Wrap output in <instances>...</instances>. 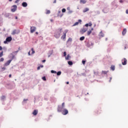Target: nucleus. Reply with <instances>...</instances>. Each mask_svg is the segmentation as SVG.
Listing matches in <instances>:
<instances>
[{"label":"nucleus","instance_id":"680f3d73","mask_svg":"<svg viewBox=\"0 0 128 128\" xmlns=\"http://www.w3.org/2000/svg\"><path fill=\"white\" fill-rule=\"evenodd\" d=\"M2 50V46H0V50Z\"/></svg>","mask_w":128,"mask_h":128},{"label":"nucleus","instance_id":"bf43d9fd","mask_svg":"<svg viewBox=\"0 0 128 128\" xmlns=\"http://www.w3.org/2000/svg\"><path fill=\"white\" fill-rule=\"evenodd\" d=\"M53 4H56V0H54Z\"/></svg>","mask_w":128,"mask_h":128},{"label":"nucleus","instance_id":"0eeeda50","mask_svg":"<svg viewBox=\"0 0 128 128\" xmlns=\"http://www.w3.org/2000/svg\"><path fill=\"white\" fill-rule=\"evenodd\" d=\"M17 8H18V6H16V5H13L12 6L11 12H16V10Z\"/></svg>","mask_w":128,"mask_h":128},{"label":"nucleus","instance_id":"c9c22d12","mask_svg":"<svg viewBox=\"0 0 128 128\" xmlns=\"http://www.w3.org/2000/svg\"><path fill=\"white\" fill-rule=\"evenodd\" d=\"M78 22H76L72 26H78Z\"/></svg>","mask_w":128,"mask_h":128},{"label":"nucleus","instance_id":"f3484780","mask_svg":"<svg viewBox=\"0 0 128 128\" xmlns=\"http://www.w3.org/2000/svg\"><path fill=\"white\" fill-rule=\"evenodd\" d=\"M38 111L36 110H35L32 112V114H34V116H36V114H38Z\"/></svg>","mask_w":128,"mask_h":128},{"label":"nucleus","instance_id":"f8f14e48","mask_svg":"<svg viewBox=\"0 0 128 128\" xmlns=\"http://www.w3.org/2000/svg\"><path fill=\"white\" fill-rule=\"evenodd\" d=\"M36 32V27L32 26L30 28V32L31 34H32V32Z\"/></svg>","mask_w":128,"mask_h":128},{"label":"nucleus","instance_id":"2eb2a0df","mask_svg":"<svg viewBox=\"0 0 128 128\" xmlns=\"http://www.w3.org/2000/svg\"><path fill=\"white\" fill-rule=\"evenodd\" d=\"M22 6L23 8H26V6H28V3H26V2H23L22 4Z\"/></svg>","mask_w":128,"mask_h":128},{"label":"nucleus","instance_id":"ddd939ff","mask_svg":"<svg viewBox=\"0 0 128 128\" xmlns=\"http://www.w3.org/2000/svg\"><path fill=\"white\" fill-rule=\"evenodd\" d=\"M92 26V22H90L89 24H86L84 26L85 28H88V26Z\"/></svg>","mask_w":128,"mask_h":128},{"label":"nucleus","instance_id":"79ce46f5","mask_svg":"<svg viewBox=\"0 0 128 128\" xmlns=\"http://www.w3.org/2000/svg\"><path fill=\"white\" fill-rule=\"evenodd\" d=\"M2 50H4L5 52H6V47H3L2 48Z\"/></svg>","mask_w":128,"mask_h":128},{"label":"nucleus","instance_id":"7c9ffc66","mask_svg":"<svg viewBox=\"0 0 128 128\" xmlns=\"http://www.w3.org/2000/svg\"><path fill=\"white\" fill-rule=\"evenodd\" d=\"M56 74L57 76H60V74H62V72L58 71Z\"/></svg>","mask_w":128,"mask_h":128},{"label":"nucleus","instance_id":"0e129e2a","mask_svg":"<svg viewBox=\"0 0 128 128\" xmlns=\"http://www.w3.org/2000/svg\"><path fill=\"white\" fill-rule=\"evenodd\" d=\"M40 66V68H44V65H40V66Z\"/></svg>","mask_w":128,"mask_h":128},{"label":"nucleus","instance_id":"dca6fc26","mask_svg":"<svg viewBox=\"0 0 128 128\" xmlns=\"http://www.w3.org/2000/svg\"><path fill=\"white\" fill-rule=\"evenodd\" d=\"M99 36L100 38H104V34L102 33V31H101L99 34Z\"/></svg>","mask_w":128,"mask_h":128},{"label":"nucleus","instance_id":"473e14b6","mask_svg":"<svg viewBox=\"0 0 128 128\" xmlns=\"http://www.w3.org/2000/svg\"><path fill=\"white\" fill-rule=\"evenodd\" d=\"M92 34V30H90L87 32L88 36H90Z\"/></svg>","mask_w":128,"mask_h":128},{"label":"nucleus","instance_id":"052dcab7","mask_svg":"<svg viewBox=\"0 0 128 128\" xmlns=\"http://www.w3.org/2000/svg\"><path fill=\"white\" fill-rule=\"evenodd\" d=\"M46 60H42V62H46Z\"/></svg>","mask_w":128,"mask_h":128},{"label":"nucleus","instance_id":"72a5a7b5","mask_svg":"<svg viewBox=\"0 0 128 128\" xmlns=\"http://www.w3.org/2000/svg\"><path fill=\"white\" fill-rule=\"evenodd\" d=\"M66 33H65L61 38L63 40H64V38H66Z\"/></svg>","mask_w":128,"mask_h":128},{"label":"nucleus","instance_id":"5fc2aeb1","mask_svg":"<svg viewBox=\"0 0 128 128\" xmlns=\"http://www.w3.org/2000/svg\"><path fill=\"white\" fill-rule=\"evenodd\" d=\"M120 4H122V2H124V0H120Z\"/></svg>","mask_w":128,"mask_h":128},{"label":"nucleus","instance_id":"4c0bfd02","mask_svg":"<svg viewBox=\"0 0 128 128\" xmlns=\"http://www.w3.org/2000/svg\"><path fill=\"white\" fill-rule=\"evenodd\" d=\"M42 80H44V82H46V76L42 77Z\"/></svg>","mask_w":128,"mask_h":128},{"label":"nucleus","instance_id":"f704fd0d","mask_svg":"<svg viewBox=\"0 0 128 128\" xmlns=\"http://www.w3.org/2000/svg\"><path fill=\"white\" fill-rule=\"evenodd\" d=\"M50 72H51V74H56V71L54 70H52L50 71Z\"/></svg>","mask_w":128,"mask_h":128},{"label":"nucleus","instance_id":"69168bd1","mask_svg":"<svg viewBox=\"0 0 128 128\" xmlns=\"http://www.w3.org/2000/svg\"><path fill=\"white\" fill-rule=\"evenodd\" d=\"M28 56H30V51L28 52Z\"/></svg>","mask_w":128,"mask_h":128},{"label":"nucleus","instance_id":"39448f33","mask_svg":"<svg viewBox=\"0 0 128 128\" xmlns=\"http://www.w3.org/2000/svg\"><path fill=\"white\" fill-rule=\"evenodd\" d=\"M94 42L88 41L86 44V46L90 48H92V46H94Z\"/></svg>","mask_w":128,"mask_h":128},{"label":"nucleus","instance_id":"4be33fe9","mask_svg":"<svg viewBox=\"0 0 128 128\" xmlns=\"http://www.w3.org/2000/svg\"><path fill=\"white\" fill-rule=\"evenodd\" d=\"M110 70H112L114 72V70H116V67L114 66V65L111 66Z\"/></svg>","mask_w":128,"mask_h":128},{"label":"nucleus","instance_id":"a878e982","mask_svg":"<svg viewBox=\"0 0 128 128\" xmlns=\"http://www.w3.org/2000/svg\"><path fill=\"white\" fill-rule=\"evenodd\" d=\"M6 100V96H1V100H2L4 102V100Z\"/></svg>","mask_w":128,"mask_h":128},{"label":"nucleus","instance_id":"3c124183","mask_svg":"<svg viewBox=\"0 0 128 128\" xmlns=\"http://www.w3.org/2000/svg\"><path fill=\"white\" fill-rule=\"evenodd\" d=\"M37 70H40V66H38L37 68Z\"/></svg>","mask_w":128,"mask_h":128},{"label":"nucleus","instance_id":"8fccbe9b","mask_svg":"<svg viewBox=\"0 0 128 128\" xmlns=\"http://www.w3.org/2000/svg\"><path fill=\"white\" fill-rule=\"evenodd\" d=\"M112 77H110V80H109V82H112Z\"/></svg>","mask_w":128,"mask_h":128},{"label":"nucleus","instance_id":"2f4dec72","mask_svg":"<svg viewBox=\"0 0 128 128\" xmlns=\"http://www.w3.org/2000/svg\"><path fill=\"white\" fill-rule=\"evenodd\" d=\"M31 50L32 52V54H34L36 53V52L34 51V48H32Z\"/></svg>","mask_w":128,"mask_h":128},{"label":"nucleus","instance_id":"9b49d317","mask_svg":"<svg viewBox=\"0 0 128 128\" xmlns=\"http://www.w3.org/2000/svg\"><path fill=\"white\" fill-rule=\"evenodd\" d=\"M6 40L8 42H10L12 40V36H8L6 38Z\"/></svg>","mask_w":128,"mask_h":128},{"label":"nucleus","instance_id":"1a4fd4ad","mask_svg":"<svg viewBox=\"0 0 128 128\" xmlns=\"http://www.w3.org/2000/svg\"><path fill=\"white\" fill-rule=\"evenodd\" d=\"M12 59L7 61L5 64H4V66H10V62H12Z\"/></svg>","mask_w":128,"mask_h":128},{"label":"nucleus","instance_id":"a19ab883","mask_svg":"<svg viewBox=\"0 0 128 128\" xmlns=\"http://www.w3.org/2000/svg\"><path fill=\"white\" fill-rule=\"evenodd\" d=\"M66 8H64L62 9V12H66Z\"/></svg>","mask_w":128,"mask_h":128},{"label":"nucleus","instance_id":"49530a36","mask_svg":"<svg viewBox=\"0 0 128 128\" xmlns=\"http://www.w3.org/2000/svg\"><path fill=\"white\" fill-rule=\"evenodd\" d=\"M72 38H69L68 39V42H72Z\"/></svg>","mask_w":128,"mask_h":128},{"label":"nucleus","instance_id":"4d7b16f0","mask_svg":"<svg viewBox=\"0 0 128 128\" xmlns=\"http://www.w3.org/2000/svg\"><path fill=\"white\" fill-rule=\"evenodd\" d=\"M78 24H80V22H82V20H78Z\"/></svg>","mask_w":128,"mask_h":128},{"label":"nucleus","instance_id":"37998d69","mask_svg":"<svg viewBox=\"0 0 128 128\" xmlns=\"http://www.w3.org/2000/svg\"><path fill=\"white\" fill-rule=\"evenodd\" d=\"M64 56H66V52H64Z\"/></svg>","mask_w":128,"mask_h":128},{"label":"nucleus","instance_id":"c03bdc74","mask_svg":"<svg viewBox=\"0 0 128 128\" xmlns=\"http://www.w3.org/2000/svg\"><path fill=\"white\" fill-rule=\"evenodd\" d=\"M126 48H128V44H126L124 46V50H126Z\"/></svg>","mask_w":128,"mask_h":128},{"label":"nucleus","instance_id":"774afa93","mask_svg":"<svg viewBox=\"0 0 128 128\" xmlns=\"http://www.w3.org/2000/svg\"><path fill=\"white\" fill-rule=\"evenodd\" d=\"M15 18H16V20H18V16H15Z\"/></svg>","mask_w":128,"mask_h":128},{"label":"nucleus","instance_id":"ea45409f","mask_svg":"<svg viewBox=\"0 0 128 128\" xmlns=\"http://www.w3.org/2000/svg\"><path fill=\"white\" fill-rule=\"evenodd\" d=\"M86 60H82V64H86Z\"/></svg>","mask_w":128,"mask_h":128},{"label":"nucleus","instance_id":"603ef678","mask_svg":"<svg viewBox=\"0 0 128 128\" xmlns=\"http://www.w3.org/2000/svg\"><path fill=\"white\" fill-rule=\"evenodd\" d=\"M72 10H69L68 13V14H72Z\"/></svg>","mask_w":128,"mask_h":128},{"label":"nucleus","instance_id":"a18cd8bd","mask_svg":"<svg viewBox=\"0 0 128 128\" xmlns=\"http://www.w3.org/2000/svg\"><path fill=\"white\" fill-rule=\"evenodd\" d=\"M2 20H3L2 17L1 16H0V22H2Z\"/></svg>","mask_w":128,"mask_h":128},{"label":"nucleus","instance_id":"6ab92c4d","mask_svg":"<svg viewBox=\"0 0 128 128\" xmlns=\"http://www.w3.org/2000/svg\"><path fill=\"white\" fill-rule=\"evenodd\" d=\"M70 54H68L66 56L65 59L66 60H70Z\"/></svg>","mask_w":128,"mask_h":128},{"label":"nucleus","instance_id":"6e6552de","mask_svg":"<svg viewBox=\"0 0 128 128\" xmlns=\"http://www.w3.org/2000/svg\"><path fill=\"white\" fill-rule=\"evenodd\" d=\"M108 10H110V9H108V7H105L102 10V12H104V14H108Z\"/></svg>","mask_w":128,"mask_h":128},{"label":"nucleus","instance_id":"bb28decb","mask_svg":"<svg viewBox=\"0 0 128 128\" xmlns=\"http://www.w3.org/2000/svg\"><path fill=\"white\" fill-rule=\"evenodd\" d=\"M68 64H69V66H72L73 63H72V61H68Z\"/></svg>","mask_w":128,"mask_h":128},{"label":"nucleus","instance_id":"b1692460","mask_svg":"<svg viewBox=\"0 0 128 128\" xmlns=\"http://www.w3.org/2000/svg\"><path fill=\"white\" fill-rule=\"evenodd\" d=\"M108 71H102V74H108Z\"/></svg>","mask_w":128,"mask_h":128},{"label":"nucleus","instance_id":"412c9836","mask_svg":"<svg viewBox=\"0 0 128 128\" xmlns=\"http://www.w3.org/2000/svg\"><path fill=\"white\" fill-rule=\"evenodd\" d=\"M28 99H24L23 102H22V104H26V102H28Z\"/></svg>","mask_w":128,"mask_h":128},{"label":"nucleus","instance_id":"de8ad7c7","mask_svg":"<svg viewBox=\"0 0 128 128\" xmlns=\"http://www.w3.org/2000/svg\"><path fill=\"white\" fill-rule=\"evenodd\" d=\"M4 58H0V62H4Z\"/></svg>","mask_w":128,"mask_h":128},{"label":"nucleus","instance_id":"e433bc0d","mask_svg":"<svg viewBox=\"0 0 128 128\" xmlns=\"http://www.w3.org/2000/svg\"><path fill=\"white\" fill-rule=\"evenodd\" d=\"M50 14V10H46V14Z\"/></svg>","mask_w":128,"mask_h":128},{"label":"nucleus","instance_id":"58836bf2","mask_svg":"<svg viewBox=\"0 0 128 128\" xmlns=\"http://www.w3.org/2000/svg\"><path fill=\"white\" fill-rule=\"evenodd\" d=\"M4 56V52L2 51L1 52H0V58H2Z\"/></svg>","mask_w":128,"mask_h":128},{"label":"nucleus","instance_id":"c756f323","mask_svg":"<svg viewBox=\"0 0 128 128\" xmlns=\"http://www.w3.org/2000/svg\"><path fill=\"white\" fill-rule=\"evenodd\" d=\"M94 76H98V72H95L94 71Z\"/></svg>","mask_w":128,"mask_h":128},{"label":"nucleus","instance_id":"cd10ccee","mask_svg":"<svg viewBox=\"0 0 128 128\" xmlns=\"http://www.w3.org/2000/svg\"><path fill=\"white\" fill-rule=\"evenodd\" d=\"M16 34V30H14V31L12 32V34L13 36H14V34Z\"/></svg>","mask_w":128,"mask_h":128},{"label":"nucleus","instance_id":"13d9d810","mask_svg":"<svg viewBox=\"0 0 128 128\" xmlns=\"http://www.w3.org/2000/svg\"><path fill=\"white\" fill-rule=\"evenodd\" d=\"M2 70H6V68L3 67V68H2Z\"/></svg>","mask_w":128,"mask_h":128},{"label":"nucleus","instance_id":"393cba45","mask_svg":"<svg viewBox=\"0 0 128 128\" xmlns=\"http://www.w3.org/2000/svg\"><path fill=\"white\" fill-rule=\"evenodd\" d=\"M88 10H90V9L88 8H85L83 10V12H88Z\"/></svg>","mask_w":128,"mask_h":128},{"label":"nucleus","instance_id":"e2e57ef3","mask_svg":"<svg viewBox=\"0 0 128 128\" xmlns=\"http://www.w3.org/2000/svg\"><path fill=\"white\" fill-rule=\"evenodd\" d=\"M126 14H128V10H126Z\"/></svg>","mask_w":128,"mask_h":128},{"label":"nucleus","instance_id":"a211bd4d","mask_svg":"<svg viewBox=\"0 0 128 128\" xmlns=\"http://www.w3.org/2000/svg\"><path fill=\"white\" fill-rule=\"evenodd\" d=\"M54 52L53 50H50L48 52V58H50V56H52V54Z\"/></svg>","mask_w":128,"mask_h":128},{"label":"nucleus","instance_id":"f257e3e1","mask_svg":"<svg viewBox=\"0 0 128 128\" xmlns=\"http://www.w3.org/2000/svg\"><path fill=\"white\" fill-rule=\"evenodd\" d=\"M57 110L58 112H62L64 116H66L68 114V110L66 108L64 102H63L61 106H58Z\"/></svg>","mask_w":128,"mask_h":128},{"label":"nucleus","instance_id":"9d476101","mask_svg":"<svg viewBox=\"0 0 128 128\" xmlns=\"http://www.w3.org/2000/svg\"><path fill=\"white\" fill-rule=\"evenodd\" d=\"M126 58H124V59L122 60V64L123 66H126Z\"/></svg>","mask_w":128,"mask_h":128},{"label":"nucleus","instance_id":"aec40b11","mask_svg":"<svg viewBox=\"0 0 128 128\" xmlns=\"http://www.w3.org/2000/svg\"><path fill=\"white\" fill-rule=\"evenodd\" d=\"M126 34V28H124L122 32V36H124Z\"/></svg>","mask_w":128,"mask_h":128},{"label":"nucleus","instance_id":"423d86ee","mask_svg":"<svg viewBox=\"0 0 128 128\" xmlns=\"http://www.w3.org/2000/svg\"><path fill=\"white\" fill-rule=\"evenodd\" d=\"M5 18H12V14L11 13H6L4 14Z\"/></svg>","mask_w":128,"mask_h":128},{"label":"nucleus","instance_id":"6e6d98bb","mask_svg":"<svg viewBox=\"0 0 128 128\" xmlns=\"http://www.w3.org/2000/svg\"><path fill=\"white\" fill-rule=\"evenodd\" d=\"M67 10H68V11H69V10H70V8L68 7V8H67Z\"/></svg>","mask_w":128,"mask_h":128},{"label":"nucleus","instance_id":"338daca9","mask_svg":"<svg viewBox=\"0 0 128 128\" xmlns=\"http://www.w3.org/2000/svg\"><path fill=\"white\" fill-rule=\"evenodd\" d=\"M9 76V78H12V74H9V76Z\"/></svg>","mask_w":128,"mask_h":128},{"label":"nucleus","instance_id":"f03ea898","mask_svg":"<svg viewBox=\"0 0 128 128\" xmlns=\"http://www.w3.org/2000/svg\"><path fill=\"white\" fill-rule=\"evenodd\" d=\"M62 28H60L56 30L54 36L56 38H60V34H62Z\"/></svg>","mask_w":128,"mask_h":128},{"label":"nucleus","instance_id":"c85d7f7f","mask_svg":"<svg viewBox=\"0 0 128 128\" xmlns=\"http://www.w3.org/2000/svg\"><path fill=\"white\" fill-rule=\"evenodd\" d=\"M85 37L84 36H82L80 38V40L82 41L84 40Z\"/></svg>","mask_w":128,"mask_h":128},{"label":"nucleus","instance_id":"5701e85b","mask_svg":"<svg viewBox=\"0 0 128 128\" xmlns=\"http://www.w3.org/2000/svg\"><path fill=\"white\" fill-rule=\"evenodd\" d=\"M80 4H84L86 3V0H80Z\"/></svg>","mask_w":128,"mask_h":128},{"label":"nucleus","instance_id":"4468645a","mask_svg":"<svg viewBox=\"0 0 128 128\" xmlns=\"http://www.w3.org/2000/svg\"><path fill=\"white\" fill-rule=\"evenodd\" d=\"M61 12H60V10L58 11V16H60V18H62L64 16V14Z\"/></svg>","mask_w":128,"mask_h":128},{"label":"nucleus","instance_id":"864d4df0","mask_svg":"<svg viewBox=\"0 0 128 128\" xmlns=\"http://www.w3.org/2000/svg\"><path fill=\"white\" fill-rule=\"evenodd\" d=\"M8 42L6 40L4 41V44H8Z\"/></svg>","mask_w":128,"mask_h":128},{"label":"nucleus","instance_id":"7ed1b4c3","mask_svg":"<svg viewBox=\"0 0 128 128\" xmlns=\"http://www.w3.org/2000/svg\"><path fill=\"white\" fill-rule=\"evenodd\" d=\"M19 52V50L17 51H14L12 52V53H11L10 54L12 56L11 59L14 60V58H16V56L18 54V52Z\"/></svg>","mask_w":128,"mask_h":128},{"label":"nucleus","instance_id":"09e8293b","mask_svg":"<svg viewBox=\"0 0 128 128\" xmlns=\"http://www.w3.org/2000/svg\"><path fill=\"white\" fill-rule=\"evenodd\" d=\"M18 2H20V0H15L14 3L18 4Z\"/></svg>","mask_w":128,"mask_h":128},{"label":"nucleus","instance_id":"20e7f679","mask_svg":"<svg viewBox=\"0 0 128 128\" xmlns=\"http://www.w3.org/2000/svg\"><path fill=\"white\" fill-rule=\"evenodd\" d=\"M88 30V28L84 27V26L83 28L80 30V32H81L82 34H84V32H86Z\"/></svg>","mask_w":128,"mask_h":128}]
</instances>
